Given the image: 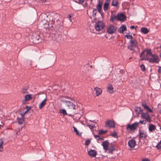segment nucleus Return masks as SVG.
<instances>
[{
    "label": "nucleus",
    "mask_w": 161,
    "mask_h": 161,
    "mask_svg": "<svg viewBox=\"0 0 161 161\" xmlns=\"http://www.w3.org/2000/svg\"><path fill=\"white\" fill-rule=\"evenodd\" d=\"M26 101H25V100L24 99V100L23 101H22V104H25V102Z\"/></svg>",
    "instance_id": "e2e57ef3"
},
{
    "label": "nucleus",
    "mask_w": 161,
    "mask_h": 161,
    "mask_svg": "<svg viewBox=\"0 0 161 161\" xmlns=\"http://www.w3.org/2000/svg\"><path fill=\"white\" fill-rule=\"evenodd\" d=\"M147 50V49H146L144 50V51H143L140 54V57L141 58L142 57V56L144 54L145 52H146V51Z\"/></svg>",
    "instance_id": "09e8293b"
},
{
    "label": "nucleus",
    "mask_w": 161,
    "mask_h": 161,
    "mask_svg": "<svg viewBox=\"0 0 161 161\" xmlns=\"http://www.w3.org/2000/svg\"><path fill=\"white\" fill-rule=\"evenodd\" d=\"M71 15L69 14L68 15V18H69V19L70 20V21L71 22H72V20L71 19Z\"/></svg>",
    "instance_id": "6e6d98bb"
},
{
    "label": "nucleus",
    "mask_w": 161,
    "mask_h": 161,
    "mask_svg": "<svg viewBox=\"0 0 161 161\" xmlns=\"http://www.w3.org/2000/svg\"><path fill=\"white\" fill-rule=\"evenodd\" d=\"M100 135H99V134H98V135H95L94 134V136L95 138L97 139V140L99 141L101 139V137L99 136Z\"/></svg>",
    "instance_id": "e433bc0d"
},
{
    "label": "nucleus",
    "mask_w": 161,
    "mask_h": 161,
    "mask_svg": "<svg viewBox=\"0 0 161 161\" xmlns=\"http://www.w3.org/2000/svg\"><path fill=\"white\" fill-rule=\"evenodd\" d=\"M135 28V29L136 30V28L135 27L134 25H132L130 27V29H133Z\"/></svg>",
    "instance_id": "4d7b16f0"
},
{
    "label": "nucleus",
    "mask_w": 161,
    "mask_h": 161,
    "mask_svg": "<svg viewBox=\"0 0 161 161\" xmlns=\"http://www.w3.org/2000/svg\"><path fill=\"white\" fill-rule=\"evenodd\" d=\"M109 144V143L108 140H106L103 142L102 143V145L103 147V148L105 151H106L108 149Z\"/></svg>",
    "instance_id": "4468645a"
},
{
    "label": "nucleus",
    "mask_w": 161,
    "mask_h": 161,
    "mask_svg": "<svg viewBox=\"0 0 161 161\" xmlns=\"http://www.w3.org/2000/svg\"><path fill=\"white\" fill-rule=\"evenodd\" d=\"M114 146V145H112L110 146L108 148V149L107 151H108V153H109L113 154V152L115 150Z\"/></svg>",
    "instance_id": "6ab92c4d"
},
{
    "label": "nucleus",
    "mask_w": 161,
    "mask_h": 161,
    "mask_svg": "<svg viewBox=\"0 0 161 161\" xmlns=\"http://www.w3.org/2000/svg\"><path fill=\"white\" fill-rule=\"evenodd\" d=\"M111 136L115 138L118 137L117 134L115 131H114L111 134Z\"/></svg>",
    "instance_id": "58836bf2"
},
{
    "label": "nucleus",
    "mask_w": 161,
    "mask_h": 161,
    "mask_svg": "<svg viewBox=\"0 0 161 161\" xmlns=\"http://www.w3.org/2000/svg\"><path fill=\"white\" fill-rule=\"evenodd\" d=\"M94 90L96 91V95L97 96L100 95L102 92L101 89L98 87H95Z\"/></svg>",
    "instance_id": "aec40b11"
},
{
    "label": "nucleus",
    "mask_w": 161,
    "mask_h": 161,
    "mask_svg": "<svg viewBox=\"0 0 161 161\" xmlns=\"http://www.w3.org/2000/svg\"><path fill=\"white\" fill-rule=\"evenodd\" d=\"M142 161H150V160L148 158H146L145 159H143Z\"/></svg>",
    "instance_id": "5fc2aeb1"
},
{
    "label": "nucleus",
    "mask_w": 161,
    "mask_h": 161,
    "mask_svg": "<svg viewBox=\"0 0 161 161\" xmlns=\"http://www.w3.org/2000/svg\"><path fill=\"white\" fill-rule=\"evenodd\" d=\"M24 99L25 101H28L31 100L32 99L31 95L30 94L26 95Z\"/></svg>",
    "instance_id": "5701e85b"
},
{
    "label": "nucleus",
    "mask_w": 161,
    "mask_h": 161,
    "mask_svg": "<svg viewBox=\"0 0 161 161\" xmlns=\"http://www.w3.org/2000/svg\"><path fill=\"white\" fill-rule=\"evenodd\" d=\"M65 105L69 107V108L73 109L75 111L78 109L77 106H76L73 103L70 101H69L67 104H65Z\"/></svg>",
    "instance_id": "9d476101"
},
{
    "label": "nucleus",
    "mask_w": 161,
    "mask_h": 161,
    "mask_svg": "<svg viewBox=\"0 0 161 161\" xmlns=\"http://www.w3.org/2000/svg\"><path fill=\"white\" fill-rule=\"evenodd\" d=\"M25 108L26 109L27 111H28L30 109H31V107L30 106H29L27 105L26 106Z\"/></svg>",
    "instance_id": "3c124183"
},
{
    "label": "nucleus",
    "mask_w": 161,
    "mask_h": 161,
    "mask_svg": "<svg viewBox=\"0 0 161 161\" xmlns=\"http://www.w3.org/2000/svg\"><path fill=\"white\" fill-rule=\"evenodd\" d=\"M60 101L62 102H63L64 103H65L66 104H67L68 103V102H69V101H68L66 100H64L63 99H61L60 100Z\"/></svg>",
    "instance_id": "49530a36"
},
{
    "label": "nucleus",
    "mask_w": 161,
    "mask_h": 161,
    "mask_svg": "<svg viewBox=\"0 0 161 161\" xmlns=\"http://www.w3.org/2000/svg\"><path fill=\"white\" fill-rule=\"evenodd\" d=\"M130 33H128L127 34L125 35V36L128 39H130Z\"/></svg>",
    "instance_id": "603ef678"
},
{
    "label": "nucleus",
    "mask_w": 161,
    "mask_h": 161,
    "mask_svg": "<svg viewBox=\"0 0 161 161\" xmlns=\"http://www.w3.org/2000/svg\"><path fill=\"white\" fill-rule=\"evenodd\" d=\"M127 30V28L125 25H122L118 29V32L120 33H122L124 31H126Z\"/></svg>",
    "instance_id": "f3484780"
},
{
    "label": "nucleus",
    "mask_w": 161,
    "mask_h": 161,
    "mask_svg": "<svg viewBox=\"0 0 161 161\" xmlns=\"http://www.w3.org/2000/svg\"><path fill=\"white\" fill-rule=\"evenodd\" d=\"M3 125H0V129H1L2 127H3Z\"/></svg>",
    "instance_id": "0e129e2a"
},
{
    "label": "nucleus",
    "mask_w": 161,
    "mask_h": 161,
    "mask_svg": "<svg viewBox=\"0 0 161 161\" xmlns=\"http://www.w3.org/2000/svg\"><path fill=\"white\" fill-rule=\"evenodd\" d=\"M126 17L123 13H119L117 14V20L123 21L126 20Z\"/></svg>",
    "instance_id": "1a4fd4ad"
},
{
    "label": "nucleus",
    "mask_w": 161,
    "mask_h": 161,
    "mask_svg": "<svg viewBox=\"0 0 161 161\" xmlns=\"http://www.w3.org/2000/svg\"><path fill=\"white\" fill-rule=\"evenodd\" d=\"M103 3L100 0L98 1V3L97 6V8H94L93 11V17L96 18V16L97 13V10L100 13L101 15L103 16V13L102 12V6Z\"/></svg>",
    "instance_id": "7ed1b4c3"
},
{
    "label": "nucleus",
    "mask_w": 161,
    "mask_h": 161,
    "mask_svg": "<svg viewBox=\"0 0 161 161\" xmlns=\"http://www.w3.org/2000/svg\"><path fill=\"white\" fill-rule=\"evenodd\" d=\"M47 0H41V2H42V3H45V2H46Z\"/></svg>",
    "instance_id": "052dcab7"
},
{
    "label": "nucleus",
    "mask_w": 161,
    "mask_h": 161,
    "mask_svg": "<svg viewBox=\"0 0 161 161\" xmlns=\"http://www.w3.org/2000/svg\"><path fill=\"white\" fill-rule=\"evenodd\" d=\"M137 47V49L139 51H140V48L138 47Z\"/></svg>",
    "instance_id": "338daca9"
},
{
    "label": "nucleus",
    "mask_w": 161,
    "mask_h": 161,
    "mask_svg": "<svg viewBox=\"0 0 161 161\" xmlns=\"http://www.w3.org/2000/svg\"><path fill=\"white\" fill-rule=\"evenodd\" d=\"M142 106L143 107L144 109L148 108V106L147 105L145 101H143L142 102Z\"/></svg>",
    "instance_id": "cd10ccee"
},
{
    "label": "nucleus",
    "mask_w": 161,
    "mask_h": 161,
    "mask_svg": "<svg viewBox=\"0 0 161 161\" xmlns=\"http://www.w3.org/2000/svg\"><path fill=\"white\" fill-rule=\"evenodd\" d=\"M147 55H146V56H145L144 58L143 57L141 60H148L149 59V58L147 57Z\"/></svg>",
    "instance_id": "a18cd8bd"
},
{
    "label": "nucleus",
    "mask_w": 161,
    "mask_h": 161,
    "mask_svg": "<svg viewBox=\"0 0 161 161\" xmlns=\"http://www.w3.org/2000/svg\"><path fill=\"white\" fill-rule=\"evenodd\" d=\"M159 112H160V113L161 114V109L160 110Z\"/></svg>",
    "instance_id": "774afa93"
},
{
    "label": "nucleus",
    "mask_w": 161,
    "mask_h": 161,
    "mask_svg": "<svg viewBox=\"0 0 161 161\" xmlns=\"http://www.w3.org/2000/svg\"><path fill=\"white\" fill-rule=\"evenodd\" d=\"M158 72L161 74V66H158Z\"/></svg>",
    "instance_id": "864d4df0"
},
{
    "label": "nucleus",
    "mask_w": 161,
    "mask_h": 161,
    "mask_svg": "<svg viewBox=\"0 0 161 161\" xmlns=\"http://www.w3.org/2000/svg\"><path fill=\"white\" fill-rule=\"evenodd\" d=\"M113 88L112 86L111 85H110L108 87L107 90L108 91L111 93H112L113 92Z\"/></svg>",
    "instance_id": "c85d7f7f"
},
{
    "label": "nucleus",
    "mask_w": 161,
    "mask_h": 161,
    "mask_svg": "<svg viewBox=\"0 0 161 161\" xmlns=\"http://www.w3.org/2000/svg\"><path fill=\"white\" fill-rule=\"evenodd\" d=\"M56 27L53 29H52V27H50V29L51 30L50 33L52 39L58 41L61 38L63 26L62 25H58Z\"/></svg>",
    "instance_id": "f257e3e1"
},
{
    "label": "nucleus",
    "mask_w": 161,
    "mask_h": 161,
    "mask_svg": "<svg viewBox=\"0 0 161 161\" xmlns=\"http://www.w3.org/2000/svg\"><path fill=\"white\" fill-rule=\"evenodd\" d=\"M46 102V99L45 98L39 104V108L40 109H42L45 105Z\"/></svg>",
    "instance_id": "4be33fe9"
},
{
    "label": "nucleus",
    "mask_w": 161,
    "mask_h": 161,
    "mask_svg": "<svg viewBox=\"0 0 161 161\" xmlns=\"http://www.w3.org/2000/svg\"><path fill=\"white\" fill-rule=\"evenodd\" d=\"M117 16H116L115 15L112 14L110 19V21L113 22L114 19H116L117 20Z\"/></svg>",
    "instance_id": "bb28decb"
},
{
    "label": "nucleus",
    "mask_w": 161,
    "mask_h": 161,
    "mask_svg": "<svg viewBox=\"0 0 161 161\" xmlns=\"http://www.w3.org/2000/svg\"><path fill=\"white\" fill-rule=\"evenodd\" d=\"M133 47H134L133 46H131V45H130V46H128L127 47L131 51H134V49L133 48Z\"/></svg>",
    "instance_id": "de8ad7c7"
},
{
    "label": "nucleus",
    "mask_w": 161,
    "mask_h": 161,
    "mask_svg": "<svg viewBox=\"0 0 161 161\" xmlns=\"http://www.w3.org/2000/svg\"><path fill=\"white\" fill-rule=\"evenodd\" d=\"M145 109L147 110V112H151V113H153V110L151 109L148 106V108H146Z\"/></svg>",
    "instance_id": "8fccbe9b"
},
{
    "label": "nucleus",
    "mask_w": 161,
    "mask_h": 161,
    "mask_svg": "<svg viewBox=\"0 0 161 161\" xmlns=\"http://www.w3.org/2000/svg\"><path fill=\"white\" fill-rule=\"evenodd\" d=\"M139 125V123L135 122L132 125L128 124L126 125V129H130V131H134L136 129V127Z\"/></svg>",
    "instance_id": "423d86ee"
},
{
    "label": "nucleus",
    "mask_w": 161,
    "mask_h": 161,
    "mask_svg": "<svg viewBox=\"0 0 161 161\" xmlns=\"http://www.w3.org/2000/svg\"><path fill=\"white\" fill-rule=\"evenodd\" d=\"M28 111H27V110L24 113V114H26V113Z\"/></svg>",
    "instance_id": "69168bd1"
},
{
    "label": "nucleus",
    "mask_w": 161,
    "mask_h": 161,
    "mask_svg": "<svg viewBox=\"0 0 161 161\" xmlns=\"http://www.w3.org/2000/svg\"><path fill=\"white\" fill-rule=\"evenodd\" d=\"M147 121L146 120H145L142 121L140 120L139 122L138 123H140L142 124L145 125L147 123Z\"/></svg>",
    "instance_id": "c03bdc74"
},
{
    "label": "nucleus",
    "mask_w": 161,
    "mask_h": 161,
    "mask_svg": "<svg viewBox=\"0 0 161 161\" xmlns=\"http://www.w3.org/2000/svg\"><path fill=\"white\" fill-rule=\"evenodd\" d=\"M116 28L114 25H110L108 26L107 32L108 34H112L116 32Z\"/></svg>",
    "instance_id": "0eeeda50"
},
{
    "label": "nucleus",
    "mask_w": 161,
    "mask_h": 161,
    "mask_svg": "<svg viewBox=\"0 0 161 161\" xmlns=\"http://www.w3.org/2000/svg\"><path fill=\"white\" fill-rule=\"evenodd\" d=\"M129 43L131 46H133L135 47H137V45L138 44L136 40H130L129 42Z\"/></svg>",
    "instance_id": "a211bd4d"
},
{
    "label": "nucleus",
    "mask_w": 161,
    "mask_h": 161,
    "mask_svg": "<svg viewBox=\"0 0 161 161\" xmlns=\"http://www.w3.org/2000/svg\"><path fill=\"white\" fill-rule=\"evenodd\" d=\"M146 52H147V53H146L147 55H149L151 56L152 57L154 55V54H152V53L151 49H149V50L147 49V50L146 51Z\"/></svg>",
    "instance_id": "72a5a7b5"
},
{
    "label": "nucleus",
    "mask_w": 161,
    "mask_h": 161,
    "mask_svg": "<svg viewBox=\"0 0 161 161\" xmlns=\"http://www.w3.org/2000/svg\"><path fill=\"white\" fill-rule=\"evenodd\" d=\"M88 155L91 157H95L97 154V152L95 150L92 149H91L88 151Z\"/></svg>",
    "instance_id": "2eb2a0df"
},
{
    "label": "nucleus",
    "mask_w": 161,
    "mask_h": 161,
    "mask_svg": "<svg viewBox=\"0 0 161 161\" xmlns=\"http://www.w3.org/2000/svg\"><path fill=\"white\" fill-rule=\"evenodd\" d=\"M139 135L140 136V138L141 139H144L147 137L146 131L144 130H139Z\"/></svg>",
    "instance_id": "9b49d317"
},
{
    "label": "nucleus",
    "mask_w": 161,
    "mask_h": 161,
    "mask_svg": "<svg viewBox=\"0 0 161 161\" xmlns=\"http://www.w3.org/2000/svg\"><path fill=\"white\" fill-rule=\"evenodd\" d=\"M73 128L74 130V131L75 132H76V135H78L79 136H80L81 135V133H80L78 132V131L77 128L75 127V126H73Z\"/></svg>",
    "instance_id": "f704fd0d"
},
{
    "label": "nucleus",
    "mask_w": 161,
    "mask_h": 161,
    "mask_svg": "<svg viewBox=\"0 0 161 161\" xmlns=\"http://www.w3.org/2000/svg\"><path fill=\"white\" fill-rule=\"evenodd\" d=\"M156 128V126L153 125L151 124L149 126V130L150 131L152 132Z\"/></svg>",
    "instance_id": "393cba45"
},
{
    "label": "nucleus",
    "mask_w": 161,
    "mask_h": 161,
    "mask_svg": "<svg viewBox=\"0 0 161 161\" xmlns=\"http://www.w3.org/2000/svg\"><path fill=\"white\" fill-rule=\"evenodd\" d=\"M156 147L158 149H161V141L158 143Z\"/></svg>",
    "instance_id": "a19ab883"
},
{
    "label": "nucleus",
    "mask_w": 161,
    "mask_h": 161,
    "mask_svg": "<svg viewBox=\"0 0 161 161\" xmlns=\"http://www.w3.org/2000/svg\"><path fill=\"white\" fill-rule=\"evenodd\" d=\"M141 31L143 33L147 34L149 32V31L147 28L143 27L141 28Z\"/></svg>",
    "instance_id": "412c9836"
},
{
    "label": "nucleus",
    "mask_w": 161,
    "mask_h": 161,
    "mask_svg": "<svg viewBox=\"0 0 161 161\" xmlns=\"http://www.w3.org/2000/svg\"><path fill=\"white\" fill-rule=\"evenodd\" d=\"M107 130H100L98 132L99 135H101L102 134H104L107 133Z\"/></svg>",
    "instance_id": "2f4dec72"
},
{
    "label": "nucleus",
    "mask_w": 161,
    "mask_h": 161,
    "mask_svg": "<svg viewBox=\"0 0 161 161\" xmlns=\"http://www.w3.org/2000/svg\"><path fill=\"white\" fill-rule=\"evenodd\" d=\"M130 40H134L133 39V37L131 35H130Z\"/></svg>",
    "instance_id": "bf43d9fd"
},
{
    "label": "nucleus",
    "mask_w": 161,
    "mask_h": 161,
    "mask_svg": "<svg viewBox=\"0 0 161 161\" xmlns=\"http://www.w3.org/2000/svg\"><path fill=\"white\" fill-rule=\"evenodd\" d=\"M135 111L137 112L138 111H139V112L138 113V114H139L141 112L142 113L143 110V109H142L141 107H136V108H135Z\"/></svg>",
    "instance_id": "c756f323"
},
{
    "label": "nucleus",
    "mask_w": 161,
    "mask_h": 161,
    "mask_svg": "<svg viewBox=\"0 0 161 161\" xmlns=\"http://www.w3.org/2000/svg\"><path fill=\"white\" fill-rule=\"evenodd\" d=\"M105 125L107 127L114 128L115 127L114 122L113 120H108L106 122Z\"/></svg>",
    "instance_id": "ddd939ff"
},
{
    "label": "nucleus",
    "mask_w": 161,
    "mask_h": 161,
    "mask_svg": "<svg viewBox=\"0 0 161 161\" xmlns=\"http://www.w3.org/2000/svg\"><path fill=\"white\" fill-rule=\"evenodd\" d=\"M22 92L24 94L28 93V92H27V89L25 88H23L22 90Z\"/></svg>",
    "instance_id": "ea45409f"
},
{
    "label": "nucleus",
    "mask_w": 161,
    "mask_h": 161,
    "mask_svg": "<svg viewBox=\"0 0 161 161\" xmlns=\"http://www.w3.org/2000/svg\"><path fill=\"white\" fill-rule=\"evenodd\" d=\"M118 4V2L117 0H113L112 1V5L114 6H116Z\"/></svg>",
    "instance_id": "7c9ffc66"
},
{
    "label": "nucleus",
    "mask_w": 161,
    "mask_h": 161,
    "mask_svg": "<svg viewBox=\"0 0 161 161\" xmlns=\"http://www.w3.org/2000/svg\"><path fill=\"white\" fill-rule=\"evenodd\" d=\"M129 146L131 148H133L136 145V142L135 140L131 139L128 142Z\"/></svg>",
    "instance_id": "dca6fc26"
},
{
    "label": "nucleus",
    "mask_w": 161,
    "mask_h": 161,
    "mask_svg": "<svg viewBox=\"0 0 161 161\" xmlns=\"http://www.w3.org/2000/svg\"><path fill=\"white\" fill-rule=\"evenodd\" d=\"M59 113L63 114L64 115H66L67 114L66 110L65 109H61L59 111Z\"/></svg>",
    "instance_id": "473e14b6"
},
{
    "label": "nucleus",
    "mask_w": 161,
    "mask_h": 161,
    "mask_svg": "<svg viewBox=\"0 0 161 161\" xmlns=\"http://www.w3.org/2000/svg\"><path fill=\"white\" fill-rule=\"evenodd\" d=\"M88 127L90 128V129H92L93 128V126H92L91 125H88Z\"/></svg>",
    "instance_id": "13d9d810"
},
{
    "label": "nucleus",
    "mask_w": 161,
    "mask_h": 161,
    "mask_svg": "<svg viewBox=\"0 0 161 161\" xmlns=\"http://www.w3.org/2000/svg\"><path fill=\"white\" fill-rule=\"evenodd\" d=\"M153 58H151L149 60V62L151 63H159V61L158 60V56L155 55L154 54L152 57Z\"/></svg>",
    "instance_id": "f8f14e48"
},
{
    "label": "nucleus",
    "mask_w": 161,
    "mask_h": 161,
    "mask_svg": "<svg viewBox=\"0 0 161 161\" xmlns=\"http://www.w3.org/2000/svg\"><path fill=\"white\" fill-rule=\"evenodd\" d=\"M17 119L18 124L19 125H22L25 119L24 118L17 117Z\"/></svg>",
    "instance_id": "a878e982"
},
{
    "label": "nucleus",
    "mask_w": 161,
    "mask_h": 161,
    "mask_svg": "<svg viewBox=\"0 0 161 161\" xmlns=\"http://www.w3.org/2000/svg\"><path fill=\"white\" fill-rule=\"evenodd\" d=\"M141 114V117L142 118L145 119L147 121L149 122L151 121V118L147 112H142Z\"/></svg>",
    "instance_id": "6e6552de"
},
{
    "label": "nucleus",
    "mask_w": 161,
    "mask_h": 161,
    "mask_svg": "<svg viewBox=\"0 0 161 161\" xmlns=\"http://www.w3.org/2000/svg\"><path fill=\"white\" fill-rule=\"evenodd\" d=\"M78 0L79 1L77 2L76 1H75V0H73V1L74 2H75L76 3H78L79 4H81V3L82 4L84 2V1H85V0Z\"/></svg>",
    "instance_id": "37998d69"
},
{
    "label": "nucleus",
    "mask_w": 161,
    "mask_h": 161,
    "mask_svg": "<svg viewBox=\"0 0 161 161\" xmlns=\"http://www.w3.org/2000/svg\"><path fill=\"white\" fill-rule=\"evenodd\" d=\"M109 5V2H105L103 5V9L104 11H106L108 10Z\"/></svg>",
    "instance_id": "b1692460"
},
{
    "label": "nucleus",
    "mask_w": 161,
    "mask_h": 161,
    "mask_svg": "<svg viewBox=\"0 0 161 161\" xmlns=\"http://www.w3.org/2000/svg\"><path fill=\"white\" fill-rule=\"evenodd\" d=\"M58 16V15L57 14H54L50 16V21L48 25L52 27V29L56 27L58 25H62L60 22L57 19Z\"/></svg>",
    "instance_id": "f03ea898"
},
{
    "label": "nucleus",
    "mask_w": 161,
    "mask_h": 161,
    "mask_svg": "<svg viewBox=\"0 0 161 161\" xmlns=\"http://www.w3.org/2000/svg\"><path fill=\"white\" fill-rule=\"evenodd\" d=\"M140 68H141V69L143 71H145V70H146V68H145V66L144 65L142 64L141 65Z\"/></svg>",
    "instance_id": "79ce46f5"
},
{
    "label": "nucleus",
    "mask_w": 161,
    "mask_h": 161,
    "mask_svg": "<svg viewBox=\"0 0 161 161\" xmlns=\"http://www.w3.org/2000/svg\"><path fill=\"white\" fill-rule=\"evenodd\" d=\"M105 25L103 21H99L95 25V28L97 31H100L103 29Z\"/></svg>",
    "instance_id": "39448f33"
},
{
    "label": "nucleus",
    "mask_w": 161,
    "mask_h": 161,
    "mask_svg": "<svg viewBox=\"0 0 161 161\" xmlns=\"http://www.w3.org/2000/svg\"><path fill=\"white\" fill-rule=\"evenodd\" d=\"M3 141H1L0 142V152H2L3 151Z\"/></svg>",
    "instance_id": "c9c22d12"
},
{
    "label": "nucleus",
    "mask_w": 161,
    "mask_h": 161,
    "mask_svg": "<svg viewBox=\"0 0 161 161\" xmlns=\"http://www.w3.org/2000/svg\"><path fill=\"white\" fill-rule=\"evenodd\" d=\"M41 34L39 33H34L32 36V39L33 40V42L38 43L41 42L42 39L41 38Z\"/></svg>",
    "instance_id": "20e7f679"
},
{
    "label": "nucleus",
    "mask_w": 161,
    "mask_h": 161,
    "mask_svg": "<svg viewBox=\"0 0 161 161\" xmlns=\"http://www.w3.org/2000/svg\"><path fill=\"white\" fill-rule=\"evenodd\" d=\"M91 142V140L88 139L85 142V146H88Z\"/></svg>",
    "instance_id": "4c0bfd02"
},
{
    "label": "nucleus",
    "mask_w": 161,
    "mask_h": 161,
    "mask_svg": "<svg viewBox=\"0 0 161 161\" xmlns=\"http://www.w3.org/2000/svg\"><path fill=\"white\" fill-rule=\"evenodd\" d=\"M21 118H24L23 117L24 116V115H25L24 114H21Z\"/></svg>",
    "instance_id": "680f3d73"
}]
</instances>
